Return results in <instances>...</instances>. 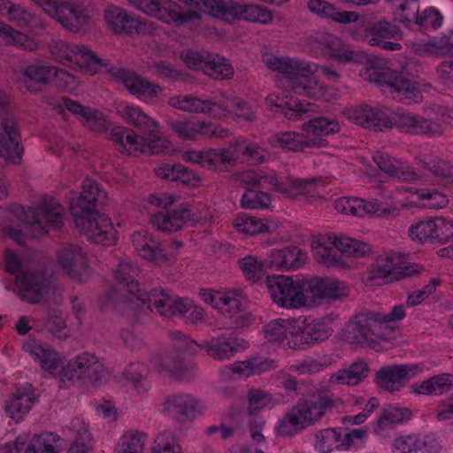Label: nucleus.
Wrapping results in <instances>:
<instances>
[{"label":"nucleus","instance_id":"15","mask_svg":"<svg viewBox=\"0 0 453 453\" xmlns=\"http://www.w3.org/2000/svg\"><path fill=\"white\" fill-rule=\"evenodd\" d=\"M422 371L419 364L385 365L377 371L374 381L380 389L394 393L400 391Z\"/></svg>","mask_w":453,"mask_h":453},{"label":"nucleus","instance_id":"3","mask_svg":"<svg viewBox=\"0 0 453 453\" xmlns=\"http://www.w3.org/2000/svg\"><path fill=\"white\" fill-rule=\"evenodd\" d=\"M405 317L404 307L395 305L390 312H360L349 320L344 330L346 342L353 346L370 347L380 340L389 339L393 326L391 323Z\"/></svg>","mask_w":453,"mask_h":453},{"label":"nucleus","instance_id":"39","mask_svg":"<svg viewBox=\"0 0 453 453\" xmlns=\"http://www.w3.org/2000/svg\"><path fill=\"white\" fill-rule=\"evenodd\" d=\"M269 105L285 109L284 115L290 120L304 119L310 117V112L315 111V105L305 100L290 99L286 96L270 94L266 97Z\"/></svg>","mask_w":453,"mask_h":453},{"label":"nucleus","instance_id":"20","mask_svg":"<svg viewBox=\"0 0 453 453\" xmlns=\"http://www.w3.org/2000/svg\"><path fill=\"white\" fill-rule=\"evenodd\" d=\"M37 400L32 385L27 383L16 387L4 404V411L15 422H20L27 415Z\"/></svg>","mask_w":453,"mask_h":453},{"label":"nucleus","instance_id":"2","mask_svg":"<svg viewBox=\"0 0 453 453\" xmlns=\"http://www.w3.org/2000/svg\"><path fill=\"white\" fill-rule=\"evenodd\" d=\"M343 405L341 397L326 389H319L298 401L278 420L275 434L291 437L319 423L333 410Z\"/></svg>","mask_w":453,"mask_h":453},{"label":"nucleus","instance_id":"13","mask_svg":"<svg viewBox=\"0 0 453 453\" xmlns=\"http://www.w3.org/2000/svg\"><path fill=\"white\" fill-rule=\"evenodd\" d=\"M135 9L162 20L167 24L180 26L195 21L200 14L196 10L181 12L180 7L172 0H127Z\"/></svg>","mask_w":453,"mask_h":453},{"label":"nucleus","instance_id":"7","mask_svg":"<svg viewBox=\"0 0 453 453\" xmlns=\"http://www.w3.org/2000/svg\"><path fill=\"white\" fill-rule=\"evenodd\" d=\"M142 303L148 311H152L154 308L161 316H180L192 324L203 319V311L201 307L195 305L188 299L173 298L162 288H153L148 299L143 298Z\"/></svg>","mask_w":453,"mask_h":453},{"label":"nucleus","instance_id":"62","mask_svg":"<svg viewBox=\"0 0 453 453\" xmlns=\"http://www.w3.org/2000/svg\"><path fill=\"white\" fill-rule=\"evenodd\" d=\"M410 47L413 52L422 56H441L452 50L449 43L436 42L435 40L412 42Z\"/></svg>","mask_w":453,"mask_h":453},{"label":"nucleus","instance_id":"22","mask_svg":"<svg viewBox=\"0 0 453 453\" xmlns=\"http://www.w3.org/2000/svg\"><path fill=\"white\" fill-rule=\"evenodd\" d=\"M4 133H0V157L8 164H19L23 149L19 145L20 135L13 119L4 118L1 121Z\"/></svg>","mask_w":453,"mask_h":453},{"label":"nucleus","instance_id":"10","mask_svg":"<svg viewBox=\"0 0 453 453\" xmlns=\"http://www.w3.org/2000/svg\"><path fill=\"white\" fill-rule=\"evenodd\" d=\"M265 286L273 303L285 309L303 307L308 299L305 284L284 275L267 276Z\"/></svg>","mask_w":453,"mask_h":453},{"label":"nucleus","instance_id":"41","mask_svg":"<svg viewBox=\"0 0 453 453\" xmlns=\"http://www.w3.org/2000/svg\"><path fill=\"white\" fill-rule=\"evenodd\" d=\"M335 209L344 214L363 218L366 215H380V205L357 197H341L334 203Z\"/></svg>","mask_w":453,"mask_h":453},{"label":"nucleus","instance_id":"12","mask_svg":"<svg viewBox=\"0 0 453 453\" xmlns=\"http://www.w3.org/2000/svg\"><path fill=\"white\" fill-rule=\"evenodd\" d=\"M62 205L53 197H44L35 207L25 211L26 223L33 237L47 234L50 226L60 227L63 222Z\"/></svg>","mask_w":453,"mask_h":453},{"label":"nucleus","instance_id":"28","mask_svg":"<svg viewBox=\"0 0 453 453\" xmlns=\"http://www.w3.org/2000/svg\"><path fill=\"white\" fill-rule=\"evenodd\" d=\"M132 243L139 256L156 264L168 260L162 244L149 231L142 229L132 234Z\"/></svg>","mask_w":453,"mask_h":453},{"label":"nucleus","instance_id":"26","mask_svg":"<svg viewBox=\"0 0 453 453\" xmlns=\"http://www.w3.org/2000/svg\"><path fill=\"white\" fill-rule=\"evenodd\" d=\"M441 450V445L432 434H409L393 441L394 453H440Z\"/></svg>","mask_w":453,"mask_h":453},{"label":"nucleus","instance_id":"29","mask_svg":"<svg viewBox=\"0 0 453 453\" xmlns=\"http://www.w3.org/2000/svg\"><path fill=\"white\" fill-rule=\"evenodd\" d=\"M306 292L311 294L314 303H321L325 299L338 300L349 295V288L344 282L330 279H314L307 283Z\"/></svg>","mask_w":453,"mask_h":453},{"label":"nucleus","instance_id":"35","mask_svg":"<svg viewBox=\"0 0 453 453\" xmlns=\"http://www.w3.org/2000/svg\"><path fill=\"white\" fill-rule=\"evenodd\" d=\"M297 319H276L265 326V338L270 342L293 349Z\"/></svg>","mask_w":453,"mask_h":453},{"label":"nucleus","instance_id":"49","mask_svg":"<svg viewBox=\"0 0 453 453\" xmlns=\"http://www.w3.org/2000/svg\"><path fill=\"white\" fill-rule=\"evenodd\" d=\"M416 160L418 164L433 173L438 184L447 186L453 183L452 168L448 162L427 156H425L423 158L417 157Z\"/></svg>","mask_w":453,"mask_h":453},{"label":"nucleus","instance_id":"24","mask_svg":"<svg viewBox=\"0 0 453 453\" xmlns=\"http://www.w3.org/2000/svg\"><path fill=\"white\" fill-rule=\"evenodd\" d=\"M268 142L273 148L290 151H303L307 148L323 147L326 141L323 138L312 137L296 132H280L271 135Z\"/></svg>","mask_w":453,"mask_h":453},{"label":"nucleus","instance_id":"30","mask_svg":"<svg viewBox=\"0 0 453 453\" xmlns=\"http://www.w3.org/2000/svg\"><path fill=\"white\" fill-rule=\"evenodd\" d=\"M81 188L80 196L72 198L70 203V211L73 217L90 215L96 211V203L103 195L98 183L90 179L83 180Z\"/></svg>","mask_w":453,"mask_h":453},{"label":"nucleus","instance_id":"63","mask_svg":"<svg viewBox=\"0 0 453 453\" xmlns=\"http://www.w3.org/2000/svg\"><path fill=\"white\" fill-rule=\"evenodd\" d=\"M8 19L17 26L30 31L42 27V21L19 4H15Z\"/></svg>","mask_w":453,"mask_h":453},{"label":"nucleus","instance_id":"59","mask_svg":"<svg viewBox=\"0 0 453 453\" xmlns=\"http://www.w3.org/2000/svg\"><path fill=\"white\" fill-rule=\"evenodd\" d=\"M239 7L240 10L237 12L235 19L262 24H267L273 20V14L267 8L258 5H246L241 3H239Z\"/></svg>","mask_w":453,"mask_h":453},{"label":"nucleus","instance_id":"8","mask_svg":"<svg viewBox=\"0 0 453 453\" xmlns=\"http://www.w3.org/2000/svg\"><path fill=\"white\" fill-rule=\"evenodd\" d=\"M365 79L378 83L384 94L391 96L395 101H412L418 103L421 93L416 83L401 73L393 71H378L369 67L365 73Z\"/></svg>","mask_w":453,"mask_h":453},{"label":"nucleus","instance_id":"5","mask_svg":"<svg viewBox=\"0 0 453 453\" xmlns=\"http://www.w3.org/2000/svg\"><path fill=\"white\" fill-rule=\"evenodd\" d=\"M351 28V35L357 41L366 42L369 45L379 47L385 50H400L402 45L396 42L402 39V31L394 24L385 19H376L372 17H364Z\"/></svg>","mask_w":453,"mask_h":453},{"label":"nucleus","instance_id":"50","mask_svg":"<svg viewBox=\"0 0 453 453\" xmlns=\"http://www.w3.org/2000/svg\"><path fill=\"white\" fill-rule=\"evenodd\" d=\"M182 158L186 162L197 164L206 169L223 171L218 149L188 150L183 153Z\"/></svg>","mask_w":453,"mask_h":453},{"label":"nucleus","instance_id":"38","mask_svg":"<svg viewBox=\"0 0 453 453\" xmlns=\"http://www.w3.org/2000/svg\"><path fill=\"white\" fill-rule=\"evenodd\" d=\"M378 167L389 176L396 177L403 181H411L418 179L415 171L405 162L377 151L372 157Z\"/></svg>","mask_w":453,"mask_h":453},{"label":"nucleus","instance_id":"54","mask_svg":"<svg viewBox=\"0 0 453 453\" xmlns=\"http://www.w3.org/2000/svg\"><path fill=\"white\" fill-rule=\"evenodd\" d=\"M242 306L243 297L242 292L240 290H230L227 292H223V296L219 303L218 309L222 312L229 313L230 318L234 317L233 326L234 327H238L242 326V324L237 322V319L239 318H242V316H238V313L242 311Z\"/></svg>","mask_w":453,"mask_h":453},{"label":"nucleus","instance_id":"40","mask_svg":"<svg viewBox=\"0 0 453 453\" xmlns=\"http://www.w3.org/2000/svg\"><path fill=\"white\" fill-rule=\"evenodd\" d=\"M201 349L216 360H226L237 351V340L232 336L213 337L200 344Z\"/></svg>","mask_w":453,"mask_h":453},{"label":"nucleus","instance_id":"19","mask_svg":"<svg viewBox=\"0 0 453 453\" xmlns=\"http://www.w3.org/2000/svg\"><path fill=\"white\" fill-rule=\"evenodd\" d=\"M16 284L20 290V297L33 303L41 302L50 288V280L42 270L17 275Z\"/></svg>","mask_w":453,"mask_h":453},{"label":"nucleus","instance_id":"9","mask_svg":"<svg viewBox=\"0 0 453 453\" xmlns=\"http://www.w3.org/2000/svg\"><path fill=\"white\" fill-rule=\"evenodd\" d=\"M111 140L121 153L137 157L143 153L158 155L170 148L171 142L165 137H154L149 140L138 135L134 131L117 127L111 131Z\"/></svg>","mask_w":453,"mask_h":453},{"label":"nucleus","instance_id":"44","mask_svg":"<svg viewBox=\"0 0 453 453\" xmlns=\"http://www.w3.org/2000/svg\"><path fill=\"white\" fill-rule=\"evenodd\" d=\"M453 387V375L441 373L411 385L414 394L438 395L448 392Z\"/></svg>","mask_w":453,"mask_h":453},{"label":"nucleus","instance_id":"36","mask_svg":"<svg viewBox=\"0 0 453 453\" xmlns=\"http://www.w3.org/2000/svg\"><path fill=\"white\" fill-rule=\"evenodd\" d=\"M104 19L115 34H132L137 32L141 26L135 16L116 5H110L104 10Z\"/></svg>","mask_w":453,"mask_h":453},{"label":"nucleus","instance_id":"21","mask_svg":"<svg viewBox=\"0 0 453 453\" xmlns=\"http://www.w3.org/2000/svg\"><path fill=\"white\" fill-rule=\"evenodd\" d=\"M163 411L180 423L193 421L198 412V400L190 394H174L167 396Z\"/></svg>","mask_w":453,"mask_h":453},{"label":"nucleus","instance_id":"61","mask_svg":"<svg viewBox=\"0 0 453 453\" xmlns=\"http://www.w3.org/2000/svg\"><path fill=\"white\" fill-rule=\"evenodd\" d=\"M315 438V448L321 453H330L334 449H340L341 434L334 428L319 430Z\"/></svg>","mask_w":453,"mask_h":453},{"label":"nucleus","instance_id":"6","mask_svg":"<svg viewBox=\"0 0 453 453\" xmlns=\"http://www.w3.org/2000/svg\"><path fill=\"white\" fill-rule=\"evenodd\" d=\"M52 57L63 65L79 68L81 72L95 74L103 67L108 68L107 59L99 58L84 44H73L65 41L54 42L50 46Z\"/></svg>","mask_w":453,"mask_h":453},{"label":"nucleus","instance_id":"27","mask_svg":"<svg viewBox=\"0 0 453 453\" xmlns=\"http://www.w3.org/2000/svg\"><path fill=\"white\" fill-rule=\"evenodd\" d=\"M389 121L390 128L396 127L406 133L430 135L441 133L436 123L409 112H394L389 116Z\"/></svg>","mask_w":453,"mask_h":453},{"label":"nucleus","instance_id":"53","mask_svg":"<svg viewBox=\"0 0 453 453\" xmlns=\"http://www.w3.org/2000/svg\"><path fill=\"white\" fill-rule=\"evenodd\" d=\"M168 127L182 140L195 141L203 136V121L201 120H170L168 121Z\"/></svg>","mask_w":453,"mask_h":453},{"label":"nucleus","instance_id":"16","mask_svg":"<svg viewBox=\"0 0 453 453\" xmlns=\"http://www.w3.org/2000/svg\"><path fill=\"white\" fill-rule=\"evenodd\" d=\"M260 172L258 188L277 190L290 198L313 197L318 193L315 179L300 180L291 178L288 183H283L279 181L273 172L266 173L263 170H260Z\"/></svg>","mask_w":453,"mask_h":453},{"label":"nucleus","instance_id":"37","mask_svg":"<svg viewBox=\"0 0 453 453\" xmlns=\"http://www.w3.org/2000/svg\"><path fill=\"white\" fill-rule=\"evenodd\" d=\"M58 265L71 278H77L85 268L86 257L81 249L73 244H64L58 253Z\"/></svg>","mask_w":453,"mask_h":453},{"label":"nucleus","instance_id":"4","mask_svg":"<svg viewBox=\"0 0 453 453\" xmlns=\"http://www.w3.org/2000/svg\"><path fill=\"white\" fill-rule=\"evenodd\" d=\"M315 260L326 266H346L347 257H361L371 252V246L349 237L320 238L311 242Z\"/></svg>","mask_w":453,"mask_h":453},{"label":"nucleus","instance_id":"43","mask_svg":"<svg viewBox=\"0 0 453 453\" xmlns=\"http://www.w3.org/2000/svg\"><path fill=\"white\" fill-rule=\"evenodd\" d=\"M369 366L363 359H357L348 368L341 369L330 376L332 384L356 386L368 376Z\"/></svg>","mask_w":453,"mask_h":453},{"label":"nucleus","instance_id":"48","mask_svg":"<svg viewBox=\"0 0 453 453\" xmlns=\"http://www.w3.org/2000/svg\"><path fill=\"white\" fill-rule=\"evenodd\" d=\"M279 367L278 362L274 359L263 357H252L245 361L235 362L232 365V372L243 377H250L255 374L274 370Z\"/></svg>","mask_w":453,"mask_h":453},{"label":"nucleus","instance_id":"18","mask_svg":"<svg viewBox=\"0 0 453 453\" xmlns=\"http://www.w3.org/2000/svg\"><path fill=\"white\" fill-rule=\"evenodd\" d=\"M293 329L296 334L293 349H305L322 342L329 338L334 332L332 326L325 321L313 320L306 323V319L302 318L297 319V326Z\"/></svg>","mask_w":453,"mask_h":453},{"label":"nucleus","instance_id":"11","mask_svg":"<svg viewBox=\"0 0 453 453\" xmlns=\"http://www.w3.org/2000/svg\"><path fill=\"white\" fill-rule=\"evenodd\" d=\"M106 375L104 365L90 353L83 352L70 359L62 370V381L74 383L81 380L97 388L103 384Z\"/></svg>","mask_w":453,"mask_h":453},{"label":"nucleus","instance_id":"32","mask_svg":"<svg viewBox=\"0 0 453 453\" xmlns=\"http://www.w3.org/2000/svg\"><path fill=\"white\" fill-rule=\"evenodd\" d=\"M116 111L127 124L148 132L150 136H155L159 130L158 123L145 113L139 106L121 102L117 104Z\"/></svg>","mask_w":453,"mask_h":453},{"label":"nucleus","instance_id":"25","mask_svg":"<svg viewBox=\"0 0 453 453\" xmlns=\"http://www.w3.org/2000/svg\"><path fill=\"white\" fill-rule=\"evenodd\" d=\"M108 71L121 81L131 94L137 96L151 99L162 91L159 85L149 81L134 72L115 66L109 67Z\"/></svg>","mask_w":453,"mask_h":453},{"label":"nucleus","instance_id":"46","mask_svg":"<svg viewBox=\"0 0 453 453\" xmlns=\"http://www.w3.org/2000/svg\"><path fill=\"white\" fill-rule=\"evenodd\" d=\"M308 9L314 14L322 18L330 19L342 24H349L357 21L358 14L355 12H338L335 7L325 0H310Z\"/></svg>","mask_w":453,"mask_h":453},{"label":"nucleus","instance_id":"45","mask_svg":"<svg viewBox=\"0 0 453 453\" xmlns=\"http://www.w3.org/2000/svg\"><path fill=\"white\" fill-rule=\"evenodd\" d=\"M400 262L401 257L395 252L378 256L372 266L371 279H381L387 281L397 280L396 271Z\"/></svg>","mask_w":453,"mask_h":453},{"label":"nucleus","instance_id":"23","mask_svg":"<svg viewBox=\"0 0 453 453\" xmlns=\"http://www.w3.org/2000/svg\"><path fill=\"white\" fill-rule=\"evenodd\" d=\"M348 117L356 124L374 131L383 132L390 128L389 115L380 107L356 106L349 111Z\"/></svg>","mask_w":453,"mask_h":453},{"label":"nucleus","instance_id":"14","mask_svg":"<svg viewBox=\"0 0 453 453\" xmlns=\"http://www.w3.org/2000/svg\"><path fill=\"white\" fill-rule=\"evenodd\" d=\"M140 275V269L137 265L129 262H122L118 265L115 272L116 280L119 284L123 285L127 288V296L123 294V302L125 303V311L128 314L130 311L136 310L147 311L146 306L142 303V299H148V296L151 293V290L148 291L145 288H142L138 282Z\"/></svg>","mask_w":453,"mask_h":453},{"label":"nucleus","instance_id":"52","mask_svg":"<svg viewBox=\"0 0 453 453\" xmlns=\"http://www.w3.org/2000/svg\"><path fill=\"white\" fill-rule=\"evenodd\" d=\"M0 37L6 44L14 45L25 50L34 51L38 47L33 39L2 21H0Z\"/></svg>","mask_w":453,"mask_h":453},{"label":"nucleus","instance_id":"58","mask_svg":"<svg viewBox=\"0 0 453 453\" xmlns=\"http://www.w3.org/2000/svg\"><path fill=\"white\" fill-rule=\"evenodd\" d=\"M59 441V436L54 433H42L35 435L25 453H58L57 442Z\"/></svg>","mask_w":453,"mask_h":453},{"label":"nucleus","instance_id":"57","mask_svg":"<svg viewBox=\"0 0 453 453\" xmlns=\"http://www.w3.org/2000/svg\"><path fill=\"white\" fill-rule=\"evenodd\" d=\"M205 74L217 80L230 79L234 75V68L227 60L218 54L207 55V65Z\"/></svg>","mask_w":453,"mask_h":453},{"label":"nucleus","instance_id":"33","mask_svg":"<svg viewBox=\"0 0 453 453\" xmlns=\"http://www.w3.org/2000/svg\"><path fill=\"white\" fill-rule=\"evenodd\" d=\"M189 218V209L180 204L173 209L159 211L154 213L151 216L150 221L158 230L172 233L180 229Z\"/></svg>","mask_w":453,"mask_h":453},{"label":"nucleus","instance_id":"42","mask_svg":"<svg viewBox=\"0 0 453 453\" xmlns=\"http://www.w3.org/2000/svg\"><path fill=\"white\" fill-rule=\"evenodd\" d=\"M35 361L39 362L41 366L50 373L55 372L58 367V354L48 344L37 342L35 340L27 341L23 347Z\"/></svg>","mask_w":453,"mask_h":453},{"label":"nucleus","instance_id":"31","mask_svg":"<svg viewBox=\"0 0 453 453\" xmlns=\"http://www.w3.org/2000/svg\"><path fill=\"white\" fill-rule=\"evenodd\" d=\"M63 73L62 70H58L56 67L48 65H29L23 70L20 82L27 90L35 93L40 92L42 87L46 86L53 77Z\"/></svg>","mask_w":453,"mask_h":453},{"label":"nucleus","instance_id":"64","mask_svg":"<svg viewBox=\"0 0 453 453\" xmlns=\"http://www.w3.org/2000/svg\"><path fill=\"white\" fill-rule=\"evenodd\" d=\"M149 373V368L143 363H131L124 372L126 379L132 381L134 387L141 390H147L150 387L147 381Z\"/></svg>","mask_w":453,"mask_h":453},{"label":"nucleus","instance_id":"60","mask_svg":"<svg viewBox=\"0 0 453 453\" xmlns=\"http://www.w3.org/2000/svg\"><path fill=\"white\" fill-rule=\"evenodd\" d=\"M234 226L238 232L250 235L259 234L268 230V226L263 219L249 214L236 217Z\"/></svg>","mask_w":453,"mask_h":453},{"label":"nucleus","instance_id":"55","mask_svg":"<svg viewBox=\"0 0 453 453\" xmlns=\"http://www.w3.org/2000/svg\"><path fill=\"white\" fill-rule=\"evenodd\" d=\"M145 440V434L127 431L119 438L114 453H143Z\"/></svg>","mask_w":453,"mask_h":453},{"label":"nucleus","instance_id":"47","mask_svg":"<svg viewBox=\"0 0 453 453\" xmlns=\"http://www.w3.org/2000/svg\"><path fill=\"white\" fill-rule=\"evenodd\" d=\"M216 117H219L223 112H233L238 119L246 121H253L256 119V111L242 98L222 96L216 101Z\"/></svg>","mask_w":453,"mask_h":453},{"label":"nucleus","instance_id":"1","mask_svg":"<svg viewBox=\"0 0 453 453\" xmlns=\"http://www.w3.org/2000/svg\"><path fill=\"white\" fill-rule=\"evenodd\" d=\"M262 61L269 69L281 74L278 81L280 88L298 95L313 98L324 97L326 88L318 85L313 75L315 72L320 73L333 82H338L340 80V74L327 66H319L296 58H279L265 53L263 55Z\"/></svg>","mask_w":453,"mask_h":453},{"label":"nucleus","instance_id":"34","mask_svg":"<svg viewBox=\"0 0 453 453\" xmlns=\"http://www.w3.org/2000/svg\"><path fill=\"white\" fill-rule=\"evenodd\" d=\"M56 19L64 27L71 32H80L86 28L88 22V16L83 9L75 6L71 3L58 2V6L54 7Z\"/></svg>","mask_w":453,"mask_h":453},{"label":"nucleus","instance_id":"56","mask_svg":"<svg viewBox=\"0 0 453 453\" xmlns=\"http://www.w3.org/2000/svg\"><path fill=\"white\" fill-rule=\"evenodd\" d=\"M303 131L307 132L306 135L322 138V135L334 134L339 131L340 125L334 119L324 117L314 118L302 125Z\"/></svg>","mask_w":453,"mask_h":453},{"label":"nucleus","instance_id":"17","mask_svg":"<svg viewBox=\"0 0 453 453\" xmlns=\"http://www.w3.org/2000/svg\"><path fill=\"white\" fill-rule=\"evenodd\" d=\"M74 219L77 227L82 229L91 242L103 245L115 243L117 240L116 230L111 219L105 214L94 211L90 215L74 217Z\"/></svg>","mask_w":453,"mask_h":453},{"label":"nucleus","instance_id":"51","mask_svg":"<svg viewBox=\"0 0 453 453\" xmlns=\"http://www.w3.org/2000/svg\"><path fill=\"white\" fill-rule=\"evenodd\" d=\"M202 5L209 15L221 19H235L240 10L239 2L234 0H203Z\"/></svg>","mask_w":453,"mask_h":453}]
</instances>
